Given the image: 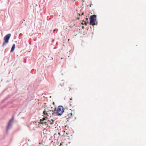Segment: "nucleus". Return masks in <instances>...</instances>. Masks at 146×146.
I'll list each match as a JSON object with an SVG mask.
<instances>
[{
  "mask_svg": "<svg viewBox=\"0 0 146 146\" xmlns=\"http://www.w3.org/2000/svg\"><path fill=\"white\" fill-rule=\"evenodd\" d=\"M56 110V108H54L53 110H48L47 108H45L43 112V114L46 117H51L52 115L56 113L55 111Z\"/></svg>",
  "mask_w": 146,
  "mask_h": 146,
  "instance_id": "nucleus-1",
  "label": "nucleus"
},
{
  "mask_svg": "<svg viewBox=\"0 0 146 146\" xmlns=\"http://www.w3.org/2000/svg\"><path fill=\"white\" fill-rule=\"evenodd\" d=\"M64 111L63 107L62 106H59L58 107L56 113L58 115H61L63 114Z\"/></svg>",
  "mask_w": 146,
  "mask_h": 146,
  "instance_id": "nucleus-2",
  "label": "nucleus"
},
{
  "mask_svg": "<svg viewBox=\"0 0 146 146\" xmlns=\"http://www.w3.org/2000/svg\"><path fill=\"white\" fill-rule=\"evenodd\" d=\"M11 36V35L10 34H8L5 36L4 38V41L3 42L2 46H3L9 42V40Z\"/></svg>",
  "mask_w": 146,
  "mask_h": 146,
  "instance_id": "nucleus-3",
  "label": "nucleus"
},
{
  "mask_svg": "<svg viewBox=\"0 0 146 146\" xmlns=\"http://www.w3.org/2000/svg\"><path fill=\"white\" fill-rule=\"evenodd\" d=\"M96 15H93L91 16L90 17V25H92L93 26L95 25V22L96 21Z\"/></svg>",
  "mask_w": 146,
  "mask_h": 146,
  "instance_id": "nucleus-4",
  "label": "nucleus"
},
{
  "mask_svg": "<svg viewBox=\"0 0 146 146\" xmlns=\"http://www.w3.org/2000/svg\"><path fill=\"white\" fill-rule=\"evenodd\" d=\"M46 117H44L42 119H40V123L42 124H45V125H48L47 124V121H46Z\"/></svg>",
  "mask_w": 146,
  "mask_h": 146,
  "instance_id": "nucleus-5",
  "label": "nucleus"
},
{
  "mask_svg": "<svg viewBox=\"0 0 146 146\" xmlns=\"http://www.w3.org/2000/svg\"><path fill=\"white\" fill-rule=\"evenodd\" d=\"M54 121L53 119H51L50 120H48L47 121V124H48V125H47L48 126V124H50L51 125H52L53 124V123Z\"/></svg>",
  "mask_w": 146,
  "mask_h": 146,
  "instance_id": "nucleus-6",
  "label": "nucleus"
},
{
  "mask_svg": "<svg viewBox=\"0 0 146 146\" xmlns=\"http://www.w3.org/2000/svg\"><path fill=\"white\" fill-rule=\"evenodd\" d=\"M14 119V118L13 117L12 118V119L11 120H10V121H9V124H8V125L7 127V130H8V129H9V128L10 127V126L11 125V123L12 122V121H13V120Z\"/></svg>",
  "mask_w": 146,
  "mask_h": 146,
  "instance_id": "nucleus-7",
  "label": "nucleus"
},
{
  "mask_svg": "<svg viewBox=\"0 0 146 146\" xmlns=\"http://www.w3.org/2000/svg\"><path fill=\"white\" fill-rule=\"evenodd\" d=\"M73 86L72 84H69L68 85V86L67 87V89L68 90L70 91V90H71L72 89H73Z\"/></svg>",
  "mask_w": 146,
  "mask_h": 146,
  "instance_id": "nucleus-8",
  "label": "nucleus"
},
{
  "mask_svg": "<svg viewBox=\"0 0 146 146\" xmlns=\"http://www.w3.org/2000/svg\"><path fill=\"white\" fill-rule=\"evenodd\" d=\"M68 118H73V113H70L68 114Z\"/></svg>",
  "mask_w": 146,
  "mask_h": 146,
  "instance_id": "nucleus-9",
  "label": "nucleus"
},
{
  "mask_svg": "<svg viewBox=\"0 0 146 146\" xmlns=\"http://www.w3.org/2000/svg\"><path fill=\"white\" fill-rule=\"evenodd\" d=\"M15 44H13V46L12 47L11 49V52H13V51L15 49Z\"/></svg>",
  "mask_w": 146,
  "mask_h": 146,
  "instance_id": "nucleus-10",
  "label": "nucleus"
},
{
  "mask_svg": "<svg viewBox=\"0 0 146 146\" xmlns=\"http://www.w3.org/2000/svg\"><path fill=\"white\" fill-rule=\"evenodd\" d=\"M84 24L86 25L87 24V23H86L85 21H82V24L83 25H84Z\"/></svg>",
  "mask_w": 146,
  "mask_h": 146,
  "instance_id": "nucleus-11",
  "label": "nucleus"
},
{
  "mask_svg": "<svg viewBox=\"0 0 146 146\" xmlns=\"http://www.w3.org/2000/svg\"><path fill=\"white\" fill-rule=\"evenodd\" d=\"M63 143L62 142L60 143V145H59V146H61L62 145V144H63Z\"/></svg>",
  "mask_w": 146,
  "mask_h": 146,
  "instance_id": "nucleus-12",
  "label": "nucleus"
},
{
  "mask_svg": "<svg viewBox=\"0 0 146 146\" xmlns=\"http://www.w3.org/2000/svg\"><path fill=\"white\" fill-rule=\"evenodd\" d=\"M84 13V12H83V13H82V15H83Z\"/></svg>",
  "mask_w": 146,
  "mask_h": 146,
  "instance_id": "nucleus-13",
  "label": "nucleus"
},
{
  "mask_svg": "<svg viewBox=\"0 0 146 146\" xmlns=\"http://www.w3.org/2000/svg\"><path fill=\"white\" fill-rule=\"evenodd\" d=\"M91 5H92V4H90V7H91Z\"/></svg>",
  "mask_w": 146,
  "mask_h": 146,
  "instance_id": "nucleus-14",
  "label": "nucleus"
},
{
  "mask_svg": "<svg viewBox=\"0 0 146 146\" xmlns=\"http://www.w3.org/2000/svg\"><path fill=\"white\" fill-rule=\"evenodd\" d=\"M78 14L79 15V16H80V14H79L78 13Z\"/></svg>",
  "mask_w": 146,
  "mask_h": 146,
  "instance_id": "nucleus-15",
  "label": "nucleus"
},
{
  "mask_svg": "<svg viewBox=\"0 0 146 146\" xmlns=\"http://www.w3.org/2000/svg\"><path fill=\"white\" fill-rule=\"evenodd\" d=\"M70 100H72V98H71L70 99Z\"/></svg>",
  "mask_w": 146,
  "mask_h": 146,
  "instance_id": "nucleus-16",
  "label": "nucleus"
},
{
  "mask_svg": "<svg viewBox=\"0 0 146 146\" xmlns=\"http://www.w3.org/2000/svg\"><path fill=\"white\" fill-rule=\"evenodd\" d=\"M58 134L60 135V133H58Z\"/></svg>",
  "mask_w": 146,
  "mask_h": 146,
  "instance_id": "nucleus-17",
  "label": "nucleus"
},
{
  "mask_svg": "<svg viewBox=\"0 0 146 146\" xmlns=\"http://www.w3.org/2000/svg\"><path fill=\"white\" fill-rule=\"evenodd\" d=\"M68 40H70V39H68Z\"/></svg>",
  "mask_w": 146,
  "mask_h": 146,
  "instance_id": "nucleus-18",
  "label": "nucleus"
},
{
  "mask_svg": "<svg viewBox=\"0 0 146 146\" xmlns=\"http://www.w3.org/2000/svg\"><path fill=\"white\" fill-rule=\"evenodd\" d=\"M82 28H83V27H83V26H82Z\"/></svg>",
  "mask_w": 146,
  "mask_h": 146,
  "instance_id": "nucleus-19",
  "label": "nucleus"
},
{
  "mask_svg": "<svg viewBox=\"0 0 146 146\" xmlns=\"http://www.w3.org/2000/svg\"><path fill=\"white\" fill-rule=\"evenodd\" d=\"M54 41V40H53L52 41L53 42Z\"/></svg>",
  "mask_w": 146,
  "mask_h": 146,
  "instance_id": "nucleus-20",
  "label": "nucleus"
}]
</instances>
